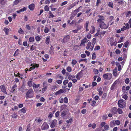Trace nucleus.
Returning a JSON list of instances; mask_svg holds the SVG:
<instances>
[{
    "label": "nucleus",
    "instance_id": "nucleus-12",
    "mask_svg": "<svg viewBox=\"0 0 131 131\" xmlns=\"http://www.w3.org/2000/svg\"><path fill=\"white\" fill-rule=\"evenodd\" d=\"M0 88L1 91L5 94H6L7 93L6 91V89L5 86L4 85H1L0 86Z\"/></svg>",
    "mask_w": 131,
    "mask_h": 131
},
{
    "label": "nucleus",
    "instance_id": "nucleus-17",
    "mask_svg": "<svg viewBox=\"0 0 131 131\" xmlns=\"http://www.w3.org/2000/svg\"><path fill=\"white\" fill-rule=\"evenodd\" d=\"M80 48L78 45H74L73 47V49L75 51H77L79 50Z\"/></svg>",
    "mask_w": 131,
    "mask_h": 131
},
{
    "label": "nucleus",
    "instance_id": "nucleus-50",
    "mask_svg": "<svg viewBox=\"0 0 131 131\" xmlns=\"http://www.w3.org/2000/svg\"><path fill=\"white\" fill-rule=\"evenodd\" d=\"M27 8V7H24L22 8H21L20 10L21 12L26 11Z\"/></svg>",
    "mask_w": 131,
    "mask_h": 131
},
{
    "label": "nucleus",
    "instance_id": "nucleus-37",
    "mask_svg": "<svg viewBox=\"0 0 131 131\" xmlns=\"http://www.w3.org/2000/svg\"><path fill=\"white\" fill-rule=\"evenodd\" d=\"M96 58V54L95 52L93 53L92 54V58L93 60L95 59Z\"/></svg>",
    "mask_w": 131,
    "mask_h": 131
},
{
    "label": "nucleus",
    "instance_id": "nucleus-10",
    "mask_svg": "<svg viewBox=\"0 0 131 131\" xmlns=\"http://www.w3.org/2000/svg\"><path fill=\"white\" fill-rule=\"evenodd\" d=\"M110 112L113 115L117 114V108L114 107L112 108L110 110Z\"/></svg>",
    "mask_w": 131,
    "mask_h": 131
},
{
    "label": "nucleus",
    "instance_id": "nucleus-23",
    "mask_svg": "<svg viewBox=\"0 0 131 131\" xmlns=\"http://www.w3.org/2000/svg\"><path fill=\"white\" fill-rule=\"evenodd\" d=\"M129 40H127L126 42L124 43L123 47H124L125 48H127L129 44Z\"/></svg>",
    "mask_w": 131,
    "mask_h": 131
},
{
    "label": "nucleus",
    "instance_id": "nucleus-25",
    "mask_svg": "<svg viewBox=\"0 0 131 131\" xmlns=\"http://www.w3.org/2000/svg\"><path fill=\"white\" fill-rule=\"evenodd\" d=\"M68 54V50L67 49H65L64 51L63 52V56H67V54Z\"/></svg>",
    "mask_w": 131,
    "mask_h": 131
},
{
    "label": "nucleus",
    "instance_id": "nucleus-33",
    "mask_svg": "<svg viewBox=\"0 0 131 131\" xmlns=\"http://www.w3.org/2000/svg\"><path fill=\"white\" fill-rule=\"evenodd\" d=\"M18 32L21 34H23L24 32V31L21 28H20L18 30Z\"/></svg>",
    "mask_w": 131,
    "mask_h": 131
},
{
    "label": "nucleus",
    "instance_id": "nucleus-15",
    "mask_svg": "<svg viewBox=\"0 0 131 131\" xmlns=\"http://www.w3.org/2000/svg\"><path fill=\"white\" fill-rule=\"evenodd\" d=\"M97 91L99 92V94L100 96H101L102 95L103 93L102 89L101 87L98 88L97 89Z\"/></svg>",
    "mask_w": 131,
    "mask_h": 131
},
{
    "label": "nucleus",
    "instance_id": "nucleus-34",
    "mask_svg": "<svg viewBox=\"0 0 131 131\" xmlns=\"http://www.w3.org/2000/svg\"><path fill=\"white\" fill-rule=\"evenodd\" d=\"M91 28L92 30V31L90 30V32L92 34L95 31V27L93 26H91Z\"/></svg>",
    "mask_w": 131,
    "mask_h": 131
},
{
    "label": "nucleus",
    "instance_id": "nucleus-47",
    "mask_svg": "<svg viewBox=\"0 0 131 131\" xmlns=\"http://www.w3.org/2000/svg\"><path fill=\"white\" fill-rule=\"evenodd\" d=\"M27 84L29 87H31L32 86V81H29L28 82Z\"/></svg>",
    "mask_w": 131,
    "mask_h": 131
},
{
    "label": "nucleus",
    "instance_id": "nucleus-19",
    "mask_svg": "<svg viewBox=\"0 0 131 131\" xmlns=\"http://www.w3.org/2000/svg\"><path fill=\"white\" fill-rule=\"evenodd\" d=\"M43 88L47 89L48 84L47 82L44 81L43 82Z\"/></svg>",
    "mask_w": 131,
    "mask_h": 131
},
{
    "label": "nucleus",
    "instance_id": "nucleus-53",
    "mask_svg": "<svg viewBox=\"0 0 131 131\" xmlns=\"http://www.w3.org/2000/svg\"><path fill=\"white\" fill-rule=\"evenodd\" d=\"M107 95V94L106 93H105L103 94L102 96V99H105L106 98Z\"/></svg>",
    "mask_w": 131,
    "mask_h": 131
},
{
    "label": "nucleus",
    "instance_id": "nucleus-7",
    "mask_svg": "<svg viewBox=\"0 0 131 131\" xmlns=\"http://www.w3.org/2000/svg\"><path fill=\"white\" fill-rule=\"evenodd\" d=\"M70 36L69 35H66L63 38L62 42L64 43H66L70 41Z\"/></svg>",
    "mask_w": 131,
    "mask_h": 131
},
{
    "label": "nucleus",
    "instance_id": "nucleus-64",
    "mask_svg": "<svg viewBox=\"0 0 131 131\" xmlns=\"http://www.w3.org/2000/svg\"><path fill=\"white\" fill-rule=\"evenodd\" d=\"M35 46L34 45H32L30 47V49L32 51H33L35 49Z\"/></svg>",
    "mask_w": 131,
    "mask_h": 131
},
{
    "label": "nucleus",
    "instance_id": "nucleus-4",
    "mask_svg": "<svg viewBox=\"0 0 131 131\" xmlns=\"http://www.w3.org/2000/svg\"><path fill=\"white\" fill-rule=\"evenodd\" d=\"M118 107L121 108H124L126 107V102L123 99L119 100L118 101Z\"/></svg>",
    "mask_w": 131,
    "mask_h": 131
},
{
    "label": "nucleus",
    "instance_id": "nucleus-46",
    "mask_svg": "<svg viewBox=\"0 0 131 131\" xmlns=\"http://www.w3.org/2000/svg\"><path fill=\"white\" fill-rule=\"evenodd\" d=\"M117 112L119 114H121L123 113L122 110L120 108H118Z\"/></svg>",
    "mask_w": 131,
    "mask_h": 131
},
{
    "label": "nucleus",
    "instance_id": "nucleus-13",
    "mask_svg": "<svg viewBox=\"0 0 131 131\" xmlns=\"http://www.w3.org/2000/svg\"><path fill=\"white\" fill-rule=\"evenodd\" d=\"M87 40V39L86 37L84 38V39L81 40V43L80 45V46L82 45H85V43L86 42Z\"/></svg>",
    "mask_w": 131,
    "mask_h": 131
},
{
    "label": "nucleus",
    "instance_id": "nucleus-3",
    "mask_svg": "<svg viewBox=\"0 0 131 131\" xmlns=\"http://www.w3.org/2000/svg\"><path fill=\"white\" fill-rule=\"evenodd\" d=\"M34 93L32 89L30 88L26 93L25 97L27 99L32 98L34 96Z\"/></svg>",
    "mask_w": 131,
    "mask_h": 131
},
{
    "label": "nucleus",
    "instance_id": "nucleus-52",
    "mask_svg": "<svg viewBox=\"0 0 131 131\" xmlns=\"http://www.w3.org/2000/svg\"><path fill=\"white\" fill-rule=\"evenodd\" d=\"M113 3L111 2H109L108 6L109 7H111L112 8H113Z\"/></svg>",
    "mask_w": 131,
    "mask_h": 131
},
{
    "label": "nucleus",
    "instance_id": "nucleus-54",
    "mask_svg": "<svg viewBox=\"0 0 131 131\" xmlns=\"http://www.w3.org/2000/svg\"><path fill=\"white\" fill-rule=\"evenodd\" d=\"M129 79L128 78H127L125 79V82L126 84H128L129 83Z\"/></svg>",
    "mask_w": 131,
    "mask_h": 131
},
{
    "label": "nucleus",
    "instance_id": "nucleus-21",
    "mask_svg": "<svg viewBox=\"0 0 131 131\" xmlns=\"http://www.w3.org/2000/svg\"><path fill=\"white\" fill-rule=\"evenodd\" d=\"M115 125L114 120L112 121L110 123V126L111 127H113Z\"/></svg>",
    "mask_w": 131,
    "mask_h": 131
},
{
    "label": "nucleus",
    "instance_id": "nucleus-59",
    "mask_svg": "<svg viewBox=\"0 0 131 131\" xmlns=\"http://www.w3.org/2000/svg\"><path fill=\"white\" fill-rule=\"evenodd\" d=\"M68 82V81L67 80H65L63 82V84L64 85H66L67 84Z\"/></svg>",
    "mask_w": 131,
    "mask_h": 131
},
{
    "label": "nucleus",
    "instance_id": "nucleus-62",
    "mask_svg": "<svg viewBox=\"0 0 131 131\" xmlns=\"http://www.w3.org/2000/svg\"><path fill=\"white\" fill-rule=\"evenodd\" d=\"M115 53L116 54H119L121 53V51L118 49H117L115 51Z\"/></svg>",
    "mask_w": 131,
    "mask_h": 131
},
{
    "label": "nucleus",
    "instance_id": "nucleus-8",
    "mask_svg": "<svg viewBox=\"0 0 131 131\" xmlns=\"http://www.w3.org/2000/svg\"><path fill=\"white\" fill-rule=\"evenodd\" d=\"M57 123V121L56 119L53 120L51 123L50 126L51 128H53L55 127Z\"/></svg>",
    "mask_w": 131,
    "mask_h": 131
},
{
    "label": "nucleus",
    "instance_id": "nucleus-27",
    "mask_svg": "<svg viewBox=\"0 0 131 131\" xmlns=\"http://www.w3.org/2000/svg\"><path fill=\"white\" fill-rule=\"evenodd\" d=\"M35 40V39L34 37H30L29 39V41L31 42H32Z\"/></svg>",
    "mask_w": 131,
    "mask_h": 131
},
{
    "label": "nucleus",
    "instance_id": "nucleus-16",
    "mask_svg": "<svg viewBox=\"0 0 131 131\" xmlns=\"http://www.w3.org/2000/svg\"><path fill=\"white\" fill-rule=\"evenodd\" d=\"M89 23V21H87L86 22V23L84 25V27L86 29V31H89V29H88V25Z\"/></svg>",
    "mask_w": 131,
    "mask_h": 131
},
{
    "label": "nucleus",
    "instance_id": "nucleus-22",
    "mask_svg": "<svg viewBox=\"0 0 131 131\" xmlns=\"http://www.w3.org/2000/svg\"><path fill=\"white\" fill-rule=\"evenodd\" d=\"M40 86V84H36L35 83H34L32 84V86L34 88H37Z\"/></svg>",
    "mask_w": 131,
    "mask_h": 131
},
{
    "label": "nucleus",
    "instance_id": "nucleus-41",
    "mask_svg": "<svg viewBox=\"0 0 131 131\" xmlns=\"http://www.w3.org/2000/svg\"><path fill=\"white\" fill-rule=\"evenodd\" d=\"M35 39L37 41H39L41 39L40 37L38 36H36L35 37Z\"/></svg>",
    "mask_w": 131,
    "mask_h": 131
},
{
    "label": "nucleus",
    "instance_id": "nucleus-56",
    "mask_svg": "<svg viewBox=\"0 0 131 131\" xmlns=\"http://www.w3.org/2000/svg\"><path fill=\"white\" fill-rule=\"evenodd\" d=\"M94 74H97L99 73L98 70L95 69H94Z\"/></svg>",
    "mask_w": 131,
    "mask_h": 131
},
{
    "label": "nucleus",
    "instance_id": "nucleus-51",
    "mask_svg": "<svg viewBox=\"0 0 131 131\" xmlns=\"http://www.w3.org/2000/svg\"><path fill=\"white\" fill-rule=\"evenodd\" d=\"M66 70L68 72H70L72 71V68L71 67L68 66Z\"/></svg>",
    "mask_w": 131,
    "mask_h": 131
},
{
    "label": "nucleus",
    "instance_id": "nucleus-57",
    "mask_svg": "<svg viewBox=\"0 0 131 131\" xmlns=\"http://www.w3.org/2000/svg\"><path fill=\"white\" fill-rule=\"evenodd\" d=\"M100 46H96L95 47L94 49V50H99L100 49Z\"/></svg>",
    "mask_w": 131,
    "mask_h": 131
},
{
    "label": "nucleus",
    "instance_id": "nucleus-31",
    "mask_svg": "<svg viewBox=\"0 0 131 131\" xmlns=\"http://www.w3.org/2000/svg\"><path fill=\"white\" fill-rule=\"evenodd\" d=\"M6 0H0V4L2 5H5Z\"/></svg>",
    "mask_w": 131,
    "mask_h": 131
},
{
    "label": "nucleus",
    "instance_id": "nucleus-28",
    "mask_svg": "<svg viewBox=\"0 0 131 131\" xmlns=\"http://www.w3.org/2000/svg\"><path fill=\"white\" fill-rule=\"evenodd\" d=\"M91 42H89L88 43L87 46L86 47V49H87L88 50L90 48L91 46Z\"/></svg>",
    "mask_w": 131,
    "mask_h": 131
},
{
    "label": "nucleus",
    "instance_id": "nucleus-39",
    "mask_svg": "<svg viewBox=\"0 0 131 131\" xmlns=\"http://www.w3.org/2000/svg\"><path fill=\"white\" fill-rule=\"evenodd\" d=\"M20 1L19 0H15L14 2V5H16L18 4L19 2Z\"/></svg>",
    "mask_w": 131,
    "mask_h": 131
},
{
    "label": "nucleus",
    "instance_id": "nucleus-5",
    "mask_svg": "<svg viewBox=\"0 0 131 131\" xmlns=\"http://www.w3.org/2000/svg\"><path fill=\"white\" fill-rule=\"evenodd\" d=\"M42 130H47L49 128V126L47 123L46 122H43L41 127Z\"/></svg>",
    "mask_w": 131,
    "mask_h": 131
},
{
    "label": "nucleus",
    "instance_id": "nucleus-63",
    "mask_svg": "<svg viewBox=\"0 0 131 131\" xmlns=\"http://www.w3.org/2000/svg\"><path fill=\"white\" fill-rule=\"evenodd\" d=\"M72 84L71 82H69L68 84V86L69 88H71L72 86Z\"/></svg>",
    "mask_w": 131,
    "mask_h": 131
},
{
    "label": "nucleus",
    "instance_id": "nucleus-9",
    "mask_svg": "<svg viewBox=\"0 0 131 131\" xmlns=\"http://www.w3.org/2000/svg\"><path fill=\"white\" fill-rule=\"evenodd\" d=\"M83 70H81L77 74L76 78L78 80H79L82 77V73Z\"/></svg>",
    "mask_w": 131,
    "mask_h": 131
},
{
    "label": "nucleus",
    "instance_id": "nucleus-1",
    "mask_svg": "<svg viewBox=\"0 0 131 131\" xmlns=\"http://www.w3.org/2000/svg\"><path fill=\"white\" fill-rule=\"evenodd\" d=\"M99 18L97 20V23L99 24V27L102 29H106L108 27V24L104 23L103 21L105 19V17L102 15H99Z\"/></svg>",
    "mask_w": 131,
    "mask_h": 131
},
{
    "label": "nucleus",
    "instance_id": "nucleus-55",
    "mask_svg": "<svg viewBox=\"0 0 131 131\" xmlns=\"http://www.w3.org/2000/svg\"><path fill=\"white\" fill-rule=\"evenodd\" d=\"M101 3V1L100 0H97L96 3V6L97 7L99 5V3Z\"/></svg>",
    "mask_w": 131,
    "mask_h": 131
},
{
    "label": "nucleus",
    "instance_id": "nucleus-40",
    "mask_svg": "<svg viewBox=\"0 0 131 131\" xmlns=\"http://www.w3.org/2000/svg\"><path fill=\"white\" fill-rule=\"evenodd\" d=\"M79 63L82 61H84L85 62H87V59H81L78 61Z\"/></svg>",
    "mask_w": 131,
    "mask_h": 131
},
{
    "label": "nucleus",
    "instance_id": "nucleus-6",
    "mask_svg": "<svg viewBox=\"0 0 131 131\" xmlns=\"http://www.w3.org/2000/svg\"><path fill=\"white\" fill-rule=\"evenodd\" d=\"M108 74H104L103 75V76L105 79L110 80L112 78V75L111 73H107Z\"/></svg>",
    "mask_w": 131,
    "mask_h": 131
},
{
    "label": "nucleus",
    "instance_id": "nucleus-24",
    "mask_svg": "<svg viewBox=\"0 0 131 131\" xmlns=\"http://www.w3.org/2000/svg\"><path fill=\"white\" fill-rule=\"evenodd\" d=\"M11 116L13 118H16L18 116V115L17 113H14L12 114Z\"/></svg>",
    "mask_w": 131,
    "mask_h": 131
},
{
    "label": "nucleus",
    "instance_id": "nucleus-42",
    "mask_svg": "<svg viewBox=\"0 0 131 131\" xmlns=\"http://www.w3.org/2000/svg\"><path fill=\"white\" fill-rule=\"evenodd\" d=\"M27 129L26 131H30V125L28 124L27 126Z\"/></svg>",
    "mask_w": 131,
    "mask_h": 131
},
{
    "label": "nucleus",
    "instance_id": "nucleus-44",
    "mask_svg": "<svg viewBox=\"0 0 131 131\" xmlns=\"http://www.w3.org/2000/svg\"><path fill=\"white\" fill-rule=\"evenodd\" d=\"M104 127V129L106 130H109V127L108 125H106Z\"/></svg>",
    "mask_w": 131,
    "mask_h": 131
},
{
    "label": "nucleus",
    "instance_id": "nucleus-58",
    "mask_svg": "<svg viewBox=\"0 0 131 131\" xmlns=\"http://www.w3.org/2000/svg\"><path fill=\"white\" fill-rule=\"evenodd\" d=\"M79 2V1H78L77 2H75L73 3H72V4L73 5V7H74L75 6L77 5L78 4Z\"/></svg>",
    "mask_w": 131,
    "mask_h": 131
},
{
    "label": "nucleus",
    "instance_id": "nucleus-26",
    "mask_svg": "<svg viewBox=\"0 0 131 131\" xmlns=\"http://www.w3.org/2000/svg\"><path fill=\"white\" fill-rule=\"evenodd\" d=\"M19 49H17L16 51H15L14 53V57H16L19 54Z\"/></svg>",
    "mask_w": 131,
    "mask_h": 131
},
{
    "label": "nucleus",
    "instance_id": "nucleus-60",
    "mask_svg": "<svg viewBox=\"0 0 131 131\" xmlns=\"http://www.w3.org/2000/svg\"><path fill=\"white\" fill-rule=\"evenodd\" d=\"M56 82L58 84H60L62 83V81L61 80H58L56 81Z\"/></svg>",
    "mask_w": 131,
    "mask_h": 131
},
{
    "label": "nucleus",
    "instance_id": "nucleus-48",
    "mask_svg": "<svg viewBox=\"0 0 131 131\" xmlns=\"http://www.w3.org/2000/svg\"><path fill=\"white\" fill-rule=\"evenodd\" d=\"M49 29L47 27H45L44 29V32L46 33H47L48 32Z\"/></svg>",
    "mask_w": 131,
    "mask_h": 131
},
{
    "label": "nucleus",
    "instance_id": "nucleus-35",
    "mask_svg": "<svg viewBox=\"0 0 131 131\" xmlns=\"http://www.w3.org/2000/svg\"><path fill=\"white\" fill-rule=\"evenodd\" d=\"M82 6H80L78 9L74 10V12L75 13H77L80 11V10L79 9L81 8H82Z\"/></svg>",
    "mask_w": 131,
    "mask_h": 131
},
{
    "label": "nucleus",
    "instance_id": "nucleus-11",
    "mask_svg": "<svg viewBox=\"0 0 131 131\" xmlns=\"http://www.w3.org/2000/svg\"><path fill=\"white\" fill-rule=\"evenodd\" d=\"M17 85L16 84H15L11 88V91L13 93L15 92L17 90Z\"/></svg>",
    "mask_w": 131,
    "mask_h": 131
},
{
    "label": "nucleus",
    "instance_id": "nucleus-36",
    "mask_svg": "<svg viewBox=\"0 0 131 131\" xmlns=\"http://www.w3.org/2000/svg\"><path fill=\"white\" fill-rule=\"evenodd\" d=\"M122 98L124 99L125 100H126L127 99L128 96L126 94L122 95Z\"/></svg>",
    "mask_w": 131,
    "mask_h": 131
},
{
    "label": "nucleus",
    "instance_id": "nucleus-49",
    "mask_svg": "<svg viewBox=\"0 0 131 131\" xmlns=\"http://www.w3.org/2000/svg\"><path fill=\"white\" fill-rule=\"evenodd\" d=\"M77 62V61L75 59H73L72 60L71 62L72 64L73 65H75L76 64Z\"/></svg>",
    "mask_w": 131,
    "mask_h": 131
},
{
    "label": "nucleus",
    "instance_id": "nucleus-43",
    "mask_svg": "<svg viewBox=\"0 0 131 131\" xmlns=\"http://www.w3.org/2000/svg\"><path fill=\"white\" fill-rule=\"evenodd\" d=\"M44 9L45 11L48 12L49 10V8L47 5H46L44 7Z\"/></svg>",
    "mask_w": 131,
    "mask_h": 131
},
{
    "label": "nucleus",
    "instance_id": "nucleus-61",
    "mask_svg": "<svg viewBox=\"0 0 131 131\" xmlns=\"http://www.w3.org/2000/svg\"><path fill=\"white\" fill-rule=\"evenodd\" d=\"M107 116L105 115H103L102 116V119L104 120H106L107 118Z\"/></svg>",
    "mask_w": 131,
    "mask_h": 131
},
{
    "label": "nucleus",
    "instance_id": "nucleus-14",
    "mask_svg": "<svg viewBox=\"0 0 131 131\" xmlns=\"http://www.w3.org/2000/svg\"><path fill=\"white\" fill-rule=\"evenodd\" d=\"M35 8V5L34 4H31L28 6V8L30 10H33Z\"/></svg>",
    "mask_w": 131,
    "mask_h": 131
},
{
    "label": "nucleus",
    "instance_id": "nucleus-30",
    "mask_svg": "<svg viewBox=\"0 0 131 131\" xmlns=\"http://www.w3.org/2000/svg\"><path fill=\"white\" fill-rule=\"evenodd\" d=\"M113 39L111 38L110 40V45L111 46H113L114 45L115 42H113Z\"/></svg>",
    "mask_w": 131,
    "mask_h": 131
},
{
    "label": "nucleus",
    "instance_id": "nucleus-45",
    "mask_svg": "<svg viewBox=\"0 0 131 131\" xmlns=\"http://www.w3.org/2000/svg\"><path fill=\"white\" fill-rule=\"evenodd\" d=\"M126 17H127L128 16H131V11H129L126 14Z\"/></svg>",
    "mask_w": 131,
    "mask_h": 131
},
{
    "label": "nucleus",
    "instance_id": "nucleus-29",
    "mask_svg": "<svg viewBox=\"0 0 131 131\" xmlns=\"http://www.w3.org/2000/svg\"><path fill=\"white\" fill-rule=\"evenodd\" d=\"M114 121L115 122V125H119L121 124L120 122L118 120H114Z\"/></svg>",
    "mask_w": 131,
    "mask_h": 131
},
{
    "label": "nucleus",
    "instance_id": "nucleus-38",
    "mask_svg": "<svg viewBox=\"0 0 131 131\" xmlns=\"http://www.w3.org/2000/svg\"><path fill=\"white\" fill-rule=\"evenodd\" d=\"M4 30L6 34V35H7L8 34V32L9 31V30L8 28H4Z\"/></svg>",
    "mask_w": 131,
    "mask_h": 131
},
{
    "label": "nucleus",
    "instance_id": "nucleus-2",
    "mask_svg": "<svg viewBox=\"0 0 131 131\" xmlns=\"http://www.w3.org/2000/svg\"><path fill=\"white\" fill-rule=\"evenodd\" d=\"M67 106L66 105H63L61 106V108L62 110H63V109H64L65 108H66ZM68 110L67 109H66L63 110L61 113V116L63 118L65 119H67L68 117L67 116H68Z\"/></svg>",
    "mask_w": 131,
    "mask_h": 131
},
{
    "label": "nucleus",
    "instance_id": "nucleus-32",
    "mask_svg": "<svg viewBox=\"0 0 131 131\" xmlns=\"http://www.w3.org/2000/svg\"><path fill=\"white\" fill-rule=\"evenodd\" d=\"M20 111L23 113H25L26 112V109L25 107H24L21 108L20 110Z\"/></svg>",
    "mask_w": 131,
    "mask_h": 131
},
{
    "label": "nucleus",
    "instance_id": "nucleus-20",
    "mask_svg": "<svg viewBox=\"0 0 131 131\" xmlns=\"http://www.w3.org/2000/svg\"><path fill=\"white\" fill-rule=\"evenodd\" d=\"M50 37L48 36L46 37L45 40V43L47 44L48 45L49 44L50 42Z\"/></svg>",
    "mask_w": 131,
    "mask_h": 131
},
{
    "label": "nucleus",
    "instance_id": "nucleus-18",
    "mask_svg": "<svg viewBox=\"0 0 131 131\" xmlns=\"http://www.w3.org/2000/svg\"><path fill=\"white\" fill-rule=\"evenodd\" d=\"M63 89H61L57 91L55 93V94L56 95H57L63 93Z\"/></svg>",
    "mask_w": 131,
    "mask_h": 131
}]
</instances>
